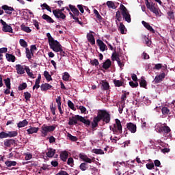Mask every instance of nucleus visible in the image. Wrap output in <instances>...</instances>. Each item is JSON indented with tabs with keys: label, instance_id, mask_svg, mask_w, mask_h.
<instances>
[{
	"label": "nucleus",
	"instance_id": "nucleus-2",
	"mask_svg": "<svg viewBox=\"0 0 175 175\" xmlns=\"http://www.w3.org/2000/svg\"><path fill=\"white\" fill-rule=\"evenodd\" d=\"M77 121H80L88 128L90 125H91V120L88 119H85V118L80 116V115H75V116H72L69 118L68 120V125L73 126L77 125Z\"/></svg>",
	"mask_w": 175,
	"mask_h": 175
},
{
	"label": "nucleus",
	"instance_id": "nucleus-54",
	"mask_svg": "<svg viewBox=\"0 0 175 175\" xmlns=\"http://www.w3.org/2000/svg\"><path fill=\"white\" fill-rule=\"evenodd\" d=\"M94 154H100V155H103L105 154V152L102 150V149H95L94 150Z\"/></svg>",
	"mask_w": 175,
	"mask_h": 175
},
{
	"label": "nucleus",
	"instance_id": "nucleus-43",
	"mask_svg": "<svg viewBox=\"0 0 175 175\" xmlns=\"http://www.w3.org/2000/svg\"><path fill=\"white\" fill-rule=\"evenodd\" d=\"M19 43L21 44V47H25V49H27V47H28V43H27L24 39H21L19 40Z\"/></svg>",
	"mask_w": 175,
	"mask_h": 175
},
{
	"label": "nucleus",
	"instance_id": "nucleus-52",
	"mask_svg": "<svg viewBox=\"0 0 175 175\" xmlns=\"http://www.w3.org/2000/svg\"><path fill=\"white\" fill-rule=\"evenodd\" d=\"M129 85L132 87V88H136L137 87H139V83H137V81H135V82L130 81Z\"/></svg>",
	"mask_w": 175,
	"mask_h": 175
},
{
	"label": "nucleus",
	"instance_id": "nucleus-58",
	"mask_svg": "<svg viewBox=\"0 0 175 175\" xmlns=\"http://www.w3.org/2000/svg\"><path fill=\"white\" fill-rule=\"evenodd\" d=\"M116 18L118 21H121L122 17H121V12L120 11L116 12Z\"/></svg>",
	"mask_w": 175,
	"mask_h": 175
},
{
	"label": "nucleus",
	"instance_id": "nucleus-41",
	"mask_svg": "<svg viewBox=\"0 0 175 175\" xmlns=\"http://www.w3.org/2000/svg\"><path fill=\"white\" fill-rule=\"evenodd\" d=\"M69 79H70V75H69V72H65L62 77V79L64 81H69Z\"/></svg>",
	"mask_w": 175,
	"mask_h": 175
},
{
	"label": "nucleus",
	"instance_id": "nucleus-25",
	"mask_svg": "<svg viewBox=\"0 0 175 175\" xmlns=\"http://www.w3.org/2000/svg\"><path fill=\"white\" fill-rule=\"evenodd\" d=\"M40 88L41 91H48V90L53 88V85L49 83H42L40 86Z\"/></svg>",
	"mask_w": 175,
	"mask_h": 175
},
{
	"label": "nucleus",
	"instance_id": "nucleus-3",
	"mask_svg": "<svg viewBox=\"0 0 175 175\" xmlns=\"http://www.w3.org/2000/svg\"><path fill=\"white\" fill-rule=\"evenodd\" d=\"M46 38H48L50 49L55 53H59V51H61V48L62 47V45H61L59 42L54 40V38L51 36L50 33H46Z\"/></svg>",
	"mask_w": 175,
	"mask_h": 175
},
{
	"label": "nucleus",
	"instance_id": "nucleus-44",
	"mask_svg": "<svg viewBox=\"0 0 175 175\" xmlns=\"http://www.w3.org/2000/svg\"><path fill=\"white\" fill-rule=\"evenodd\" d=\"M119 29H120V33H122V35H124L125 25H124L122 23H120Z\"/></svg>",
	"mask_w": 175,
	"mask_h": 175
},
{
	"label": "nucleus",
	"instance_id": "nucleus-27",
	"mask_svg": "<svg viewBox=\"0 0 175 175\" xmlns=\"http://www.w3.org/2000/svg\"><path fill=\"white\" fill-rule=\"evenodd\" d=\"M5 57H6L8 62H16V56H14L12 54L6 53Z\"/></svg>",
	"mask_w": 175,
	"mask_h": 175
},
{
	"label": "nucleus",
	"instance_id": "nucleus-56",
	"mask_svg": "<svg viewBox=\"0 0 175 175\" xmlns=\"http://www.w3.org/2000/svg\"><path fill=\"white\" fill-rule=\"evenodd\" d=\"M50 108H51V111L52 114L53 116H55V110H57V108L55 107V106H54V104L52 103L50 106Z\"/></svg>",
	"mask_w": 175,
	"mask_h": 175
},
{
	"label": "nucleus",
	"instance_id": "nucleus-23",
	"mask_svg": "<svg viewBox=\"0 0 175 175\" xmlns=\"http://www.w3.org/2000/svg\"><path fill=\"white\" fill-rule=\"evenodd\" d=\"M111 66V60L110 59H107L103 64V68L105 70H107Z\"/></svg>",
	"mask_w": 175,
	"mask_h": 175
},
{
	"label": "nucleus",
	"instance_id": "nucleus-48",
	"mask_svg": "<svg viewBox=\"0 0 175 175\" xmlns=\"http://www.w3.org/2000/svg\"><path fill=\"white\" fill-rule=\"evenodd\" d=\"M140 87H142V88H146L147 87V81H146V79H142L139 82Z\"/></svg>",
	"mask_w": 175,
	"mask_h": 175
},
{
	"label": "nucleus",
	"instance_id": "nucleus-59",
	"mask_svg": "<svg viewBox=\"0 0 175 175\" xmlns=\"http://www.w3.org/2000/svg\"><path fill=\"white\" fill-rule=\"evenodd\" d=\"M167 16L171 20H174V12L173 11L168 12Z\"/></svg>",
	"mask_w": 175,
	"mask_h": 175
},
{
	"label": "nucleus",
	"instance_id": "nucleus-51",
	"mask_svg": "<svg viewBox=\"0 0 175 175\" xmlns=\"http://www.w3.org/2000/svg\"><path fill=\"white\" fill-rule=\"evenodd\" d=\"M68 107H70V109H71V110H76V108L75 107V104H73V103L70 101V100L68 101Z\"/></svg>",
	"mask_w": 175,
	"mask_h": 175
},
{
	"label": "nucleus",
	"instance_id": "nucleus-18",
	"mask_svg": "<svg viewBox=\"0 0 175 175\" xmlns=\"http://www.w3.org/2000/svg\"><path fill=\"white\" fill-rule=\"evenodd\" d=\"M13 144H16V140L13 139H5L4 141V146L5 147H12Z\"/></svg>",
	"mask_w": 175,
	"mask_h": 175
},
{
	"label": "nucleus",
	"instance_id": "nucleus-35",
	"mask_svg": "<svg viewBox=\"0 0 175 175\" xmlns=\"http://www.w3.org/2000/svg\"><path fill=\"white\" fill-rule=\"evenodd\" d=\"M32 56H33V52H31L29 49L26 48V57L28 59H31L32 58Z\"/></svg>",
	"mask_w": 175,
	"mask_h": 175
},
{
	"label": "nucleus",
	"instance_id": "nucleus-10",
	"mask_svg": "<svg viewBox=\"0 0 175 175\" xmlns=\"http://www.w3.org/2000/svg\"><path fill=\"white\" fill-rule=\"evenodd\" d=\"M53 14L58 20H62V21H65V20H66V15H65L64 12H59V11L53 10Z\"/></svg>",
	"mask_w": 175,
	"mask_h": 175
},
{
	"label": "nucleus",
	"instance_id": "nucleus-45",
	"mask_svg": "<svg viewBox=\"0 0 175 175\" xmlns=\"http://www.w3.org/2000/svg\"><path fill=\"white\" fill-rule=\"evenodd\" d=\"M24 96L26 101L31 100V93L25 92H24Z\"/></svg>",
	"mask_w": 175,
	"mask_h": 175
},
{
	"label": "nucleus",
	"instance_id": "nucleus-15",
	"mask_svg": "<svg viewBox=\"0 0 175 175\" xmlns=\"http://www.w3.org/2000/svg\"><path fill=\"white\" fill-rule=\"evenodd\" d=\"M93 12L98 23H103V24H105V18H103L102 16H100V14H99V12H98L96 9H94Z\"/></svg>",
	"mask_w": 175,
	"mask_h": 175
},
{
	"label": "nucleus",
	"instance_id": "nucleus-62",
	"mask_svg": "<svg viewBox=\"0 0 175 175\" xmlns=\"http://www.w3.org/2000/svg\"><path fill=\"white\" fill-rule=\"evenodd\" d=\"M33 24L34 27H36V29L39 30L40 29V27H39V22L36 20H33Z\"/></svg>",
	"mask_w": 175,
	"mask_h": 175
},
{
	"label": "nucleus",
	"instance_id": "nucleus-39",
	"mask_svg": "<svg viewBox=\"0 0 175 175\" xmlns=\"http://www.w3.org/2000/svg\"><path fill=\"white\" fill-rule=\"evenodd\" d=\"M107 6H108V8L109 9H116L117 7H116V4H114V2L111 1H108L107 2Z\"/></svg>",
	"mask_w": 175,
	"mask_h": 175
},
{
	"label": "nucleus",
	"instance_id": "nucleus-17",
	"mask_svg": "<svg viewBox=\"0 0 175 175\" xmlns=\"http://www.w3.org/2000/svg\"><path fill=\"white\" fill-rule=\"evenodd\" d=\"M142 24L144 25V27H145L146 29H148V31H150L152 33H155V30L150 25H149L148 23L142 21Z\"/></svg>",
	"mask_w": 175,
	"mask_h": 175
},
{
	"label": "nucleus",
	"instance_id": "nucleus-36",
	"mask_svg": "<svg viewBox=\"0 0 175 175\" xmlns=\"http://www.w3.org/2000/svg\"><path fill=\"white\" fill-rule=\"evenodd\" d=\"M113 84H114L115 87H122V85L124 84V81H120V80L114 79Z\"/></svg>",
	"mask_w": 175,
	"mask_h": 175
},
{
	"label": "nucleus",
	"instance_id": "nucleus-13",
	"mask_svg": "<svg viewBox=\"0 0 175 175\" xmlns=\"http://www.w3.org/2000/svg\"><path fill=\"white\" fill-rule=\"evenodd\" d=\"M96 43L100 50V51L103 52L105 50H107V46H106V44L102 41V40L98 39L96 40Z\"/></svg>",
	"mask_w": 175,
	"mask_h": 175
},
{
	"label": "nucleus",
	"instance_id": "nucleus-57",
	"mask_svg": "<svg viewBox=\"0 0 175 175\" xmlns=\"http://www.w3.org/2000/svg\"><path fill=\"white\" fill-rule=\"evenodd\" d=\"M8 137V133H5V131H2L0 133V139H6Z\"/></svg>",
	"mask_w": 175,
	"mask_h": 175
},
{
	"label": "nucleus",
	"instance_id": "nucleus-50",
	"mask_svg": "<svg viewBox=\"0 0 175 175\" xmlns=\"http://www.w3.org/2000/svg\"><path fill=\"white\" fill-rule=\"evenodd\" d=\"M67 136L71 142H77V137L73 136L70 133H68Z\"/></svg>",
	"mask_w": 175,
	"mask_h": 175
},
{
	"label": "nucleus",
	"instance_id": "nucleus-42",
	"mask_svg": "<svg viewBox=\"0 0 175 175\" xmlns=\"http://www.w3.org/2000/svg\"><path fill=\"white\" fill-rule=\"evenodd\" d=\"M142 38L145 40V43L146 44V46L150 47V46H151V40H150V39L148 38H147L146 36H142Z\"/></svg>",
	"mask_w": 175,
	"mask_h": 175
},
{
	"label": "nucleus",
	"instance_id": "nucleus-49",
	"mask_svg": "<svg viewBox=\"0 0 175 175\" xmlns=\"http://www.w3.org/2000/svg\"><path fill=\"white\" fill-rule=\"evenodd\" d=\"M146 166L148 169V170H152V169L155 168V165H154V163H148L146 165Z\"/></svg>",
	"mask_w": 175,
	"mask_h": 175
},
{
	"label": "nucleus",
	"instance_id": "nucleus-64",
	"mask_svg": "<svg viewBox=\"0 0 175 175\" xmlns=\"http://www.w3.org/2000/svg\"><path fill=\"white\" fill-rule=\"evenodd\" d=\"M142 58L143 59H150V55L147 53L144 52L142 53Z\"/></svg>",
	"mask_w": 175,
	"mask_h": 175
},
{
	"label": "nucleus",
	"instance_id": "nucleus-63",
	"mask_svg": "<svg viewBox=\"0 0 175 175\" xmlns=\"http://www.w3.org/2000/svg\"><path fill=\"white\" fill-rule=\"evenodd\" d=\"M42 6H43V8L48 10V12H50V13H51V8H50L49 5H47V3H44L42 5Z\"/></svg>",
	"mask_w": 175,
	"mask_h": 175
},
{
	"label": "nucleus",
	"instance_id": "nucleus-8",
	"mask_svg": "<svg viewBox=\"0 0 175 175\" xmlns=\"http://www.w3.org/2000/svg\"><path fill=\"white\" fill-rule=\"evenodd\" d=\"M41 133L46 137L47 136L49 132H54V131H55V125L46 126V124H44L41 127Z\"/></svg>",
	"mask_w": 175,
	"mask_h": 175
},
{
	"label": "nucleus",
	"instance_id": "nucleus-31",
	"mask_svg": "<svg viewBox=\"0 0 175 175\" xmlns=\"http://www.w3.org/2000/svg\"><path fill=\"white\" fill-rule=\"evenodd\" d=\"M24 67H25V70L26 73H27L28 76L30 77L31 79H35V77L33 76V73L31 72V69L29 68V67L27 66H24Z\"/></svg>",
	"mask_w": 175,
	"mask_h": 175
},
{
	"label": "nucleus",
	"instance_id": "nucleus-21",
	"mask_svg": "<svg viewBox=\"0 0 175 175\" xmlns=\"http://www.w3.org/2000/svg\"><path fill=\"white\" fill-rule=\"evenodd\" d=\"M42 18L43 20H45V21H46V23H49V24H53V23H54V20L51 18L50 16L46 14L42 15Z\"/></svg>",
	"mask_w": 175,
	"mask_h": 175
},
{
	"label": "nucleus",
	"instance_id": "nucleus-28",
	"mask_svg": "<svg viewBox=\"0 0 175 175\" xmlns=\"http://www.w3.org/2000/svg\"><path fill=\"white\" fill-rule=\"evenodd\" d=\"M55 149L49 148L48 149V152H46V156L48 157V158H53V157L55 155Z\"/></svg>",
	"mask_w": 175,
	"mask_h": 175
},
{
	"label": "nucleus",
	"instance_id": "nucleus-12",
	"mask_svg": "<svg viewBox=\"0 0 175 175\" xmlns=\"http://www.w3.org/2000/svg\"><path fill=\"white\" fill-rule=\"evenodd\" d=\"M126 129L127 131H129L131 133H136V131L137 130V127L136 126V124L129 122L127 123L126 125Z\"/></svg>",
	"mask_w": 175,
	"mask_h": 175
},
{
	"label": "nucleus",
	"instance_id": "nucleus-7",
	"mask_svg": "<svg viewBox=\"0 0 175 175\" xmlns=\"http://www.w3.org/2000/svg\"><path fill=\"white\" fill-rule=\"evenodd\" d=\"M120 9L122 11V15L123 16V18H124L125 21H126V23H131V14H129L126 7L123 4H120Z\"/></svg>",
	"mask_w": 175,
	"mask_h": 175
},
{
	"label": "nucleus",
	"instance_id": "nucleus-61",
	"mask_svg": "<svg viewBox=\"0 0 175 175\" xmlns=\"http://www.w3.org/2000/svg\"><path fill=\"white\" fill-rule=\"evenodd\" d=\"M154 70H160V69H162V64H157L154 65V67L153 68Z\"/></svg>",
	"mask_w": 175,
	"mask_h": 175
},
{
	"label": "nucleus",
	"instance_id": "nucleus-37",
	"mask_svg": "<svg viewBox=\"0 0 175 175\" xmlns=\"http://www.w3.org/2000/svg\"><path fill=\"white\" fill-rule=\"evenodd\" d=\"M79 168L82 172H85V170L88 169V164H87V163H81Z\"/></svg>",
	"mask_w": 175,
	"mask_h": 175
},
{
	"label": "nucleus",
	"instance_id": "nucleus-14",
	"mask_svg": "<svg viewBox=\"0 0 175 175\" xmlns=\"http://www.w3.org/2000/svg\"><path fill=\"white\" fill-rule=\"evenodd\" d=\"M15 68L18 75H24L25 73V67L21 66V64H16Z\"/></svg>",
	"mask_w": 175,
	"mask_h": 175
},
{
	"label": "nucleus",
	"instance_id": "nucleus-22",
	"mask_svg": "<svg viewBox=\"0 0 175 175\" xmlns=\"http://www.w3.org/2000/svg\"><path fill=\"white\" fill-rule=\"evenodd\" d=\"M87 39L88 42H90V44H92V46H94V44H95V37H94L93 34L88 33Z\"/></svg>",
	"mask_w": 175,
	"mask_h": 175
},
{
	"label": "nucleus",
	"instance_id": "nucleus-4",
	"mask_svg": "<svg viewBox=\"0 0 175 175\" xmlns=\"http://www.w3.org/2000/svg\"><path fill=\"white\" fill-rule=\"evenodd\" d=\"M145 5L152 13H154L156 16H159V8H158V4L152 2L151 0H146Z\"/></svg>",
	"mask_w": 175,
	"mask_h": 175
},
{
	"label": "nucleus",
	"instance_id": "nucleus-30",
	"mask_svg": "<svg viewBox=\"0 0 175 175\" xmlns=\"http://www.w3.org/2000/svg\"><path fill=\"white\" fill-rule=\"evenodd\" d=\"M21 29L24 32H27V33H31V32H32V30L29 28V27L25 26L24 24L21 25Z\"/></svg>",
	"mask_w": 175,
	"mask_h": 175
},
{
	"label": "nucleus",
	"instance_id": "nucleus-53",
	"mask_svg": "<svg viewBox=\"0 0 175 175\" xmlns=\"http://www.w3.org/2000/svg\"><path fill=\"white\" fill-rule=\"evenodd\" d=\"M90 64L92 65V66H98V65H99V62L97 60V59H94L90 61Z\"/></svg>",
	"mask_w": 175,
	"mask_h": 175
},
{
	"label": "nucleus",
	"instance_id": "nucleus-29",
	"mask_svg": "<svg viewBox=\"0 0 175 175\" xmlns=\"http://www.w3.org/2000/svg\"><path fill=\"white\" fill-rule=\"evenodd\" d=\"M101 90H103V91H107V90H110V85H109V82L103 81L101 85Z\"/></svg>",
	"mask_w": 175,
	"mask_h": 175
},
{
	"label": "nucleus",
	"instance_id": "nucleus-5",
	"mask_svg": "<svg viewBox=\"0 0 175 175\" xmlns=\"http://www.w3.org/2000/svg\"><path fill=\"white\" fill-rule=\"evenodd\" d=\"M155 130L159 133L163 135V136H165V137H167L169 133L172 132V130L170 129V127H169V126L161 124H157Z\"/></svg>",
	"mask_w": 175,
	"mask_h": 175
},
{
	"label": "nucleus",
	"instance_id": "nucleus-26",
	"mask_svg": "<svg viewBox=\"0 0 175 175\" xmlns=\"http://www.w3.org/2000/svg\"><path fill=\"white\" fill-rule=\"evenodd\" d=\"M38 131H39L38 127L30 126V128L27 130V132L29 135H32L33 133H38Z\"/></svg>",
	"mask_w": 175,
	"mask_h": 175
},
{
	"label": "nucleus",
	"instance_id": "nucleus-1",
	"mask_svg": "<svg viewBox=\"0 0 175 175\" xmlns=\"http://www.w3.org/2000/svg\"><path fill=\"white\" fill-rule=\"evenodd\" d=\"M111 120L110 113L105 109H100L98 111L97 116L94 117L92 122H90L92 129L96 131L95 128H98V125L100 121L109 124Z\"/></svg>",
	"mask_w": 175,
	"mask_h": 175
},
{
	"label": "nucleus",
	"instance_id": "nucleus-33",
	"mask_svg": "<svg viewBox=\"0 0 175 175\" xmlns=\"http://www.w3.org/2000/svg\"><path fill=\"white\" fill-rule=\"evenodd\" d=\"M161 111L163 116H169V114H171L170 109H169V108H167V107H163L161 109Z\"/></svg>",
	"mask_w": 175,
	"mask_h": 175
},
{
	"label": "nucleus",
	"instance_id": "nucleus-11",
	"mask_svg": "<svg viewBox=\"0 0 175 175\" xmlns=\"http://www.w3.org/2000/svg\"><path fill=\"white\" fill-rule=\"evenodd\" d=\"M166 77V73L165 72H161L159 75H157L154 79V81L156 84H159V83H162V81L165 79Z\"/></svg>",
	"mask_w": 175,
	"mask_h": 175
},
{
	"label": "nucleus",
	"instance_id": "nucleus-46",
	"mask_svg": "<svg viewBox=\"0 0 175 175\" xmlns=\"http://www.w3.org/2000/svg\"><path fill=\"white\" fill-rule=\"evenodd\" d=\"M126 95H129V92H124V94L121 96V100L122 103H125V100H126Z\"/></svg>",
	"mask_w": 175,
	"mask_h": 175
},
{
	"label": "nucleus",
	"instance_id": "nucleus-16",
	"mask_svg": "<svg viewBox=\"0 0 175 175\" xmlns=\"http://www.w3.org/2000/svg\"><path fill=\"white\" fill-rule=\"evenodd\" d=\"M3 10H5V13H6V14H12V12H14V8H13L12 7H9L7 5H4L2 7Z\"/></svg>",
	"mask_w": 175,
	"mask_h": 175
},
{
	"label": "nucleus",
	"instance_id": "nucleus-55",
	"mask_svg": "<svg viewBox=\"0 0 175 175\" xmlns=\"http://www.w3.org/2000/svg\"><path fill=\"white\" fill-rule=\"evenodd\" d=\"M27 88V83H23L18 86V90L23 91V90H25Z\"/></svg>",
	"mask_w": 175,
	"mask_h": 175
},
{
	"label": "nucleus",
	"instance_id": "nucleus-60",
	"mask_svg": "<svg viewBox=\"0 0 175 175\" xmlns=\"http://www.w3.org/2000/svg\"><path fill=\"white\" fill-rule=\"evenodd\" d=\"M161 72H164V73H166V75H167V72H169V70H167V66L166 64L162 66Z\"/></svg>",
	"mask_w": 175,
	"mask_h": 175
},
{
	"label": "nucleus",
	"instance_id": "nucleus-47",
	"mask_svg": "<svg viewBox=\"0 0 175 175\" xmlns=\"http://www.w3.org/2000/svg\"><path fill=\"white\" fill-rule=\"evenodd\" d=\"M4 83L7 87V88H8V90H10L11 86H10V78H7L5 79H4Z\"/></svg>",
	"mask_w": 175,
	"mask_h": 175
},
{
	"label": "nucleus",
	"instance_id": "nucleus-32",
	"mask_svg": "<svg viewBox=\"0 0 175 175\" xmlns=\"http://www.w3.org/2000/svg\"><path fill=\"white\" fill-rule=\"evenodd\" d=\"M27 125H28V121H27L26 119L17 124L18 128H24V126H27Z\"/></svg>",
	"mask_w": 175,
	"mask_h": 175
},
{
	"label": "nucleus",
	"instance_id": "nucleus-38",
	"mask_svg": "<svg viewBox=\"0 0 175 175\" xmlns=\"http://www.w3.org/2000/svg\"><path fill=\"white\" fill-rule=\"evenodd\" d=\"M7 134L8 137H16V136H18V133L17 131H8Z\"/></svg>",
	"mask_w": 175,
	"mask_h": 175
},
{
	"label": "nucleus",
	"instance_id": "nucleus-9",
	"mask_svg": "<svg viewBox=\"0 0 175 175\" xmlns=\"http://www.w3.org/2000/svg\"><path fill=\"white\" fill-rule=\"evenodd\" d=\"M0 23L3 25V32H9L10 33H13V29L12 28V26L8 25V23H6V22L2 19L0 20Z\"/></svg>",
	"mask_w": 175,
	"mask_h": 175
},
{
	"label": "nucleus",
	"instance_id": "nucleus-20",
	"mask_svg": "<svg viewBox=\"0 0 175 175\" xmlns=\"http://www.w3.org/2000/svg\"><path fill=\"white\" fill-rule=\"evenodd\" d=\"M79 158L82 159L83 162H86V163H92V159L88 158V155L80 154Z\"/></svg>",
	"mask_w": 175,
	"mask_h": 175
},
{
	"label": "nucleus",
	"instance_id": "nucleus-40",
	"mask_svg": "<svg viewBox=\"0 0 175 175\" xmlns=\"http://www.w3.org/2000/svg\"><path fill=\"white\" fill-rule=\"evenodd\" d=\"M44 76L45 79L47 80V81H51L53 80V78L51 77L50 73H49L48 71L44 72Z\"/></svg>",
	"mask_w": 175,
	"mask_h": 175
},
{
	"label": "nucleus",
	"instance_id": "nucleus-34",
	"mask_svg": "<svg viewBox=\"0 0 175 175\" xmlns=\"http://www.w3.org/2000/svg\"><path fill=\"white\" fill-rule=\"evenodd\" d=\"M5 164L6 166H8V167H12V166H16V165H17V162L13 161H6Z\"/></svg>",
	"mask_w": 175,
	"mask_h": 175
},
{
	"label": "nucleus",
	"instance_id": "nucleus-19",
	"mask_svg": "<svg viewBox=\"0 0 175 175\" xmlns=\"http://www.w3.org/2000/svg\"><path fill=\"white\" fill-rule=\"evenodd\" d=\"M69 8L70 9L71 12L74 13V15L76 17H79V15L80 14V12L79 10L76 8L75 5H72L71 4L69 5Z\"/></svg>",
	"mask_w": 175,
	"mask_h": 175
},
{
	"label": "nucleus",
	"instance_id": "nucleus-24",
	"mask_svg": "<svg viewBox=\"0 0 175 175\" xmlns=\"http://www.w3.org/2000/svg\"><path fill=\"white\" fill-rule=\"evenodd\" d=\"M68 157H69V154L68 153V151H66V150L62 152L60 154V158H61L62 161H63L64 162H66V160L68 159Z\"/></svg>",
	"mask_w": 175,
	"mask_h": 175
},
{
	"label": "nucleus",
	"instance_id": "nucleus-6",
	"mask_svg": "<svg viewBox=\"0 0 175 175\" xmlns=\"http://www.w3.org/2000/svg\"><path fill=\"white\" fill-rule=\"evenodd\" d=\"M110 130L113 132L114 135L122 133V124H121V121L119 120V119H116L113 127L110 126Z\"/></svg>",
	"mask_w": 175,
	"mask_h": 175
}]
</instances>
